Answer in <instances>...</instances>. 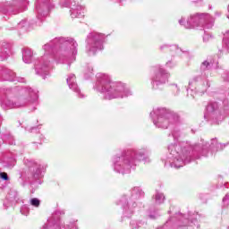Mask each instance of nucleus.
<instances>
[{"instance_id":"obj_20","label":"nucleus","mask_w":229,"mask_h":229,"mask_svg":"<svg viewBox=\"0 0 229 229\" xmlns=\"http://www.w3.org/2000/svg\"><path fill=\"white\" fill-rule=\"evenodd\" d=\"M8 144H10L11 146H13V144H15L13 136H9Z\"/></svg>"},{"instance_id":"obj_22","label":"nucleus","mask_w":229,"mask_h":229,"mask_svg":"<svg viewBox=\"0 0 229 229\" xmlns=\"http://www.w3.org/2000/svg\"><path fill=\"white\" fill-rule=\"evenodd\" d=\"M0 58L1 60H6V58H8V55H5L4 57H3V54L0 55Z\"/></svg>"},{"instance_id":"obj_7","label":"nucleus","mask_w":229,"mask_h":229,"mask_svg":"<svg viewBox=\"0 0 229 229\" xmlns=\"http://www.w3.org/2000/svg\"><path fill=\"white\" fill-rule=\"evenodd\" d=\"M69 89L77 94L78 98H85V95L81 93V89L78 87V83H76V75L70 74L66 79Z\"/></svg>"},{"instance_id":"obj_8","label":"nucleus","mask_w":229,"mask_h":229,"mask_svg":"<svg viewBox=\"0 0 229 229\" xmlns=\"http://www.w3.org/2000/svg\"><path fill=\"white\" fill-rule=\"evenodd\" d=\"M117 205H121L124 210V212H129L130 214L133 213L134 207H137V205L134 203L132 206H130L128 203V198L126 196H123L119 201L117 202Z\"/></svg>"},{"instance_id":"obj_16","label":"nucleus","mask_w":229,"mask_h":229,"mask_svg":"<svg viewBox=\"0 0 229 229\" xmlns=\"http://www.w3.org/2000/svg\"><path fill=\"white\" fill-rule=\"evenodd\" d=\"M30 205H32V207L38 208L40 207V200L37 198L31 199Z\"/></svg>"},{"instance_id":"obj_3","label":"nucleus","mask_w":229,"mask_h":229,"mask_svg":"<svg viewBox=\"0 0 229 229\" xmlns=\"http://www.w3.org/2000/svg\"><path fill=\"white\" fill-rule=\"evenodd\" d=\"M142 152L135 149L123 151L120 157H114V169L116 173L126 174L131 171L137 162L142 160Z\"/></svg>"},{"instance_id":"obj_5","label":"nucleus","mask_w":229,"mask_h":229,"mask_svg":"<svg viewBox=\"0 0 229 229\" xmlns=\"http://www.w3.org/2000/svg\"><path fill=\"white\" fill-rule=\"evenodd\" d=\"M55 8L51 0H37L36 2V12L37 17L39 21H42L44 17L49 15V12Z\"/></svg>"},{"instance_id":"obj_9","label":"nucleus","mask_w":229,"mask_h":229,"mask_svg":"<svg viewBox=\"0 0 229 229\" xmlns=\"http://www.w3.org/2000/svg\"><path fill=\"white\" fill-rule=\"evenodd\" d=\"M71 17L72 19H76L78 17H83V7L81 5H76L72 4V2H71Z\"/></svg>"},{"instance_id":"obj_18","label":"nucleus","mask_w":229,"mask_h":229,"mask_svg":"<svg viewBox=\"0 0 229 229\" xmlns=\"http://www.w3.org/2000/svg\"><path fill=\"white\" fill-rule=\"evenodd\" d=\"M0 178L1 180H4L5 182H8V180H10V178L8 177V174L4 172L0 173Z\"/></svg>"},{"instance_id":"obj_23","label":"nucleus","mask_w":229,"mask_h":229,"mask_svg":"<svg viewBox=\"0 0 229 229\" xmlns=\"http://www.w3.org/2000/svg\"><path fill=\"white\" fill-rule=\"evenodd\" d=\"M18 81H20V83H24V78H20L19 80H18Z\"/></svg>"},{"instance_id":"obj_12","label":"nucleus","mask_w":229,"mask_h":229,"mask_svg":"<svg viewBox=\"0 0 229 229\" xmlns=\"http://www.w3.org/2000/svg\"><path fill=\"white\" fill-rule=\"evenodd\" d=\"M8 199L13 203H21V197L19 196V192L16 191H11L8 194Z\"/></svg>"},{"instance_id":"obj_25","label":"nucleus","mask_w":229,"mask_h":229,"mask_svg":"<svg viewBox=\"0 0 229 229\" xmlns=\"http://www.w3.org/2000/svg\"><path fill=\"white\" fill-rule=\"evenodd\" d=\"M66 6H69V4H71V3H69V0H66Z\"/></svg>"},{"instance_id":"obj_10","label":"nucleus","mask_w":229,"mask_h":229,"mask_svg":"<svg viewBox=\"0 0 229 229\" xmlns=\"http://www.w3.org/2000/svg\"><path fill=\"white\" fill-rule=\"evenodd\" d=\"M33 58V52L30 48L23 49L22 51V60L25 64H31V59Z\"/></svg>"},{"instance_id":"obj_11","label":"nucleus","mask_w":229,"mask_h":229,"mask_svg":"<svg viewBox=\"0 0 229 229\" xmlns=\"http://www.w3.org/2000/svg\"><path fill=\"white\" fill-rule=\"evenodd\" d=\"M28 167H30V169L31 168H35L36 169V172L34 174V178H39L40 177V165H38L37 162L33 161V160H30L28 162L27 164Z\"/></svg>"},{"instance_id":"obj_6","label":"nucleus","mask_w":229,"mask_h":229,"mask_svg":"<svg viewBox=\"0 0 229 229\" xmlns=\"http://www.w3.org/2000/svg\"><path fill=\"white\" fill-rule=\"evenodd\" d=\"M26 92L29 96L28 98H21L20 102L15 103L9 101L7 103L9 108H21V106H26L28 103L36 104L38 99V95L37 94V92L31 89L26 90Z\"/></svg>"},{"instance_id":"obj_15","label":"nucleus","mask_w":229,"mask_h":229,"mask_svg":"<svg viewBox=\"0 0 229 229\" xmlns=\"http://www.w3.org/2000/svg\"><path fill=\"white\" fill-rule=\"evenodd\" d=\"M16 160L15 157H10L6 163L4 165V167H7V169H12L15 165Z\"/></svg>"},{"instance_id":"obj_26","label":"nucleus","mask_w":229,"mask_h":229,"mask_svg":"<svg viewBox=\"0 0 229 229\" xmlns=\"http://www.w3.org/2000/svg\"><path fill=\"white\" fill-rule=\"evenodd\" d=\"M33 130H37V127H32V128L30 129V131H33Z\"/></svg>"},{"instance_id":"obj_17","label":"nucleus","mask_w":229,"mask_h":229,"mask_svg":"<svg viewBox=\"0 0 229 229\" xmlns=\"http://www.w3.org/2000/svg\"><path fill=\"white\" fill-rule=\"evenodd\" d=\"M21 213L23 216H28V214H30V208H28V207H26V206H23V207H21Z\"/></svg>"},{"instance_id":"obj_2","label":"nucleus","mask_w":229,"mask_h":229,"mask_svg":"<svg viewBox=\"0 0 229 229\" xmlns=\"http://www.w3.org/2000/svg\"><path fill=\"white\" fill-rule=\"evenodd\" d=\"M97 89L104 94L105 99H117L128 98L131 92L122 82H112L110 77L105 73L97 75Z\"/></svg>"},{"instance_id":"obj_29","label":"nucleus","mask_w":229,"mask_h":229,"mask_svg":"<svg viewBox=\"0 0 229 229\" xmlns=\"http://www.w3.org/2000/svg\"><path fill=\"white\" fill-rule=\"evenodd\" d=\"M75 229H78V227H75Z\"/></svg>"},{"instance_id":"obj_13","label":"nucleus","mask_w":229,"mask_h":229,"mask_svg":"<svg viewBox=\"0 0 229 229\" xmlns=\"http://www.w3.org/2000/svg\"><path fill=\"white\" fill-rule=\"evenodd\" d=\"M142 196V189L140 187H134L131 191L132 199H139Z\"/></svg>"},{"instance_id":"obj_14","label":"nucleus","mask_w":229,"mask_h":229,"mask_svg":"<svg viewBox=\"0 0 229 229\" xmlns=\"http://www.w3.org/2000/svg\"><path fill=\"white\" fill-rule=\"evenodd\" d=\"M130 226L131 229H140L142 228V226H144V223H142V221L137 222L135 220H131L130 222Z\"/></svg>"},{"instance_id":"obj_1","label":"nucleus","mask_w":229,"mask_h":229,"mask_svg":"<svg viewBox=\"0 0 229 229\" xmlns=\"http://www.w3.org/2000/svg\"><path fill=\"white\" fill-rule=\"evenodd\" d=\"M45 51L44 56L37 61L35 67L37 74L43 76V80H46V76L49 75V55L53 58V55L59 49V64H65L67 62H74L76 60V55H78V43L72 38H55L49 43L43 47Z\"/></svg>"},{"instance_id":"obj_27","label":"nucleus","mask_w":229,"mask_h":229,"mask_svg":"<svg viewBox=\"0 0 229 229\" xmlns=\"http://www.w3.org/2000/svg\"><path fill=\"white\" fill-rule=\"evenodd\" d=\"M6 80L9 81H12V79H10V78H7Z\"/></svg>"},{"instance_id":"obj_28","label":"nucleus","mask_w":229,"mask_h":229,"mask_svg":"<svg viewBox=\"0 0 229 229\" xmlns=\"http://www.w3.org/2000/svg\"><path fill=\"white\" fill-rule=\"evenodd\" d=\"M9 74L12 75V74H13V73L12 72H9Z\"/></svg>"},{"instance_id":"obj_19","label":"nucleus","mask_w":229,"mask_h":229,"mask_svg":"<svg viewBox=\"0 0 229 229\" xmlns=\"http://www.w3.org/2000/svg\"><path fill=\"white\" fill-rule=\"evenodd\" d=\"M156 199L157 201H160V199H165V197L162 193H158L157 195H156Z\"/></svg>"},{"instance_id":"obj_24","label":"nucleus","mask_w":229,"mask_h":229,"mask_svg":"<svg viewBox=\"0 0 229 229\" xmlns=\"http://www.w3.org/2000/svg\"><path fill=\"white\" fill-rule=\"evenodd\" d=\"M24 24H25V21H21V22L19 23V27L21 28V26H24Z\"/></svg>"},{"instance_id":"obj_4","label":"nucleus","mask_w":229,"mask_h":229,"mask_svg":"<svg viewBox=\"0 0 229 229\" xmlns=\"http://www.w3.org/2000/svg\"><path fill=\"white\" fill-rule=\"evenodd\" d=\"M103 40H105V35L98 32H92L88 35L86 53L89 56H94L98 49H103Z\"/></svg>"},{"instance_id":"obj_21","label":"nucleus","mask_w":229,"mask_h":229,"mask_svg":"<svg viewBox=\"0 0 229 229\" xmlns=\"http://www.w3.org/2000/svg\"><path fill=\"white\" fill-rule=\"evenodd\" d=\"M88 71H89V72H92V71H94V69L92 68V66L88 65Z\"/></svg>"}]
</instances>
